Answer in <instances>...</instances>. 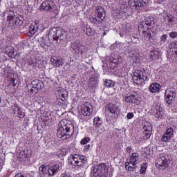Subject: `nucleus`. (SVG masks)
<instances>
[{
	"label": "nucleus",
	"instance_id": "nucleus-1",
	"mask_svg": "<svg viewBox=\"0 0 177 177\" xmlns=\"http://www.w3.org/2000/svg\"><path fill=\"white\" fill-rule=\"evenodd\" d=\"M73 133H74V124L66 119L61 120L57 129V138L66 140V139H70L73 136Z\"/></svg>",
	"mask_w": 177,
	"mask_h": 177
},
{
	"label": "nucleus",
	"instance_id": "nucleus-2",
	"mask_svg": "<svg viewBox=\"0 0 177 177\" xmlns=\"http://www.w3.org/2000/svg\"><path fill=\"white\" fill-rule=\"evenodd\" d=\"M66 32L63 29L59 28H53L48 31V39H53L54 41H59L63 44L66 40Z\"/></svg>",
	"mask_w": 177,
	"mask_h": 177
},
{
	"label": "nucleus",
	"instance_id": "nucleus-3",
	"mask_svg": "<svg viewBox=\"0 0 177 177\" xmlns=\"http://www.w3.org/2000/svg\"><path fill=\"white\" fill-rule=\"evenodd\" d=\"M71 164L77 168H84L88 165V158L84 155L74 154L71 156Z\"/></svg>",
	"mask_w": 177,
	"mask_h": 177
},
{
	"label": "nucleus",
	"instance_id": "nucleus-4",
	"mask_svg": "<svg viewBox=\"0 0 177 177\" xmlns=\"http://www.w3.org/2000/svg\"><path fill=\"white\" fill-rule=\"evenodd\" d=\"M93 176H107L109 175V167L104 163L97 165L93 169Z\"/></svg>",
	"mask_w": 177,
	"mask_h": 177
},
{
	"label": "nucleus",
	"instance_id": "nucleus-5",
	"mask_svg": "<svg viewBox=\"0 0 177 177\" xmlns=\"http://www.w3.org/2000/svg\"><path fill=\"white\" fill-rule=\"evenodd\" d=\"M147 80V76L145 75L143 71L140 70H136L133 72V81L134 84L137 85H140V84H143L144 82Z\"/></svg>",
	"mask_w": 177,
	"mask_h": 177
},
{
	"label": "nucleus",
	"instance_id": "nucleus-6",
	"mask_svg": "<svg viewBox=\"0 0 177 177\" xmlns=\"http://www.w3.org/2000/svg\"><path fill=\"white\" fill-rule=\"evenodd\" d=\"M154 24V18L153 17H147L144 21H141L139 25V28L144 30H153Z\"/></svg>",
	"mask_w": 177,
	"mask_h": 177
},
{
	"label": "nucleus",
	"instance_id": "nucleus-7",
	"mask_svg": "<svg viewBox=\"0 0 177 177\" xmlns=\"http://www.w3.org/2000/svg\"><path fill=\"white\" fill-rule=\"evenodd\" d=\"M169 165V161L167 159V156L161 154L156 160V167L160 169H165Z\"/></svg>",
	"mask_w": 177,
	"mask_h": 177
},
{
	"label": "nucleus",
	"instance_id": "nucleus-8",
	"mask_svg": "<svg viewBox=\"0 0 177 177\" xmlns=\"http://www.w3.org/2000/svg\"><path fill=\"white\" fill-rule=\"evenodd\" d=\"M93 113V106L91 102H86L82 105L81 113L85 117H89Z\"/></svg>",
	"mask_w": 177,
	"mask_h": 177
},
{
	"label": "nucleus",
	"instance_id": "nucleus-9",
	"mask_svg": "<svg viewBox=\"0 0 177 177\" xmlns=\"http://www.w3.org/2000/svg\"><path fill=\"white\" fill-rule=\"evenodd\" d=\"M8 20L9 23V26L11 28H15L17 26L20 27L23 24V20L20 19V18L12 15L11 16L8 17Z\"/></svg>",
	"mask_w": 177,
	"mask_h": 177
},
{
	"label": "nucleus",
	"instance_id": "nucleus-10",
	"mask_svg": "<svg viewBox=\"0 0 177 177\" xmlns=\"http://www.w3.org/2000/svg\"><path fill=\"white\" fill-rule=\"evenodd\" d=\"M174 128L169 126L167 127L163 136L161 138V142L164 143H168L174 138Z\"/></svg>",
	"mask_w": 177,
	"mask_h": 177
},
{
	"label": "nucleus",
	"instance_id": "nucleus-11",
	"mask_svg": "<svg viewBox=\"0 0 177 177\" xmlns=\"http://www.w3.org/2000/svg\"><path fill=\"white\" fill-rule=\"evenodd\" d=\"M128 5L131 8V10H134V12H138V10H140L143 8L140 0H129Z\"/></svg>",
	"mask_w": 177,
	"mask_h": 177
},
{
	"label": "nucleus",
	"instance_id": "nucleus-12",
	"mask_svg": "<svg viewBox=\"0 0 177 177\" xmlns=\"http://www.w3.org/2000/svg\"><path fill=\"white\" fill-rule=\"evenodd\" d=\"M73 50L75 52V53H81V55H83L84 53V49H85V46L82 45L80 41H74L71 45Z\"/></svg>",
	"mask_w": 177,
	"mask_h": 177
},
{
	"label": "nucleus",
	"instance_id": "nucleus-13",
	"mask_svg": "<svg viewBox=\"0 0 177 177\" xmlns=\"http://www.w3.org/2000/svg\"><path fill=\"white\" fill-rule=\"evenodd\" d=\"M165 102L167 104V106H169L170 104H172V100L175 96H176V92L169 90V89H166L165 91Z\"/></svg>",
	"mask_w": 177,
	"mask_h": 177
},
{
	"label": "nucleus",
	"instance_id": "nucleus-14",
	"mask_svg": "<svg viewBox=\"0 0 177 177\" xmlns=\"http://www.w3.org/2000/svg\"><path fill=\"white\" fill-rule=\"evenodd\" d=\"M46 167H48V172L49 176H53L60 171V165H48L46 164Z\"/></svg>",
	"mask_w": 177,
	"mask_h": 177
},
{
	"label": "nucleus",
	"instance_id": "nucleus-15",
	"mask_svg": "<svg viewBox=\"0 0 177 177\" xmlns=\"http://www.w3.org/2000/svg\"><path fill=\"white\" fill-rule=\"evenodd\" d=\"M108 111L113 117H118V114H120V111H121V109L116 104H110L108 106Z\"/></svg>",
	"mask_w": 177,
	"mask_h": 177
},
{
	"label": "nucleus",
	"instance_id": "nucleus-16",
	"mask_svg": "<svg viewBox=\"0 0 177 177\" xmlns=\"http://www.w3.org/2000/svg\"><path fill=\"white\" fill-rule=\"evenodd\" d=\"M153 35V30L151 29H145L142 31V41L144 44H147L150 41V38Z\"/></svg>",
	"mask_w": 177,
	"mask_h": 177
},
{
	"label": "nucleus",
	"instance_id": "nucleus-17",
	"mask_svg": "<svg viewBox=\"0 0 177 177\" xmlns=\"http://www.w3.org/2000/svg\"><path fill=\"white\" fill-rule=\"evenodd\" d=\"M95 13L98 19H100L101 20H104V19H106V10L102 6L96 7Z\"/></svg>",
	"mask_w": 177,
	"mask_h": 177
},
{
	"label": "nucleus",
	"instance_id": "nucleus-18",
	"mask_svg": "<svg viewBox=\"0 0 177 177\" xmlns=\"http://www.w3.org/2000/svg\"><path fill=\"white\" fill-rule=\"evenodd\" d=\"M124 167L127 171H129V172H133L138 168V165L129 159L127 160Z\"/></svg>",
	"mask_w": 177,
	"mask_h": 177
},
{
	"label": "nucleus",
	"instance_id": "nucleus-19",
	"mask_svg": "<svg viewBox=\"0 0 177 177\" xmlns=\"http://www.w3.org/2000/svg\"><path fill=\"white\" fill-rule=\"evenodd\" d=\"M127 160L131 161V162L137 164V165L138 164H140V162L142 161V159L140 158V155H139V153L138 152H134L131 153V155Z\"/></svg>",
	"mask_w": 177,
	"mask_h": 177
},
{
	"label": "nucleus",
	"instance_id": "nucleus-20",
	"mask_svg": "<svg viewBox=\"0 0 177 177\" xmlns=\"http://www.w3.org/2000/svg\"><path fill=\"white\" fill-rule=\"evenodd\" d=\"M125 102H127V103H130L131 104L138 105L140 104V100L136 98L133 94L125 97Z\"/></svg>",
	"mask_w": 177,
	"mask_h": 177
},
{
	"label": "nucleus",
	"instance_id": "nucleus-21",
	"mask_svg": "<svg viewBox=\"0 0 177 177\" xmlns=\"http://www.w3.org/2000/svg\"><path fill=\"white\" fill-rule=\"evenodd\" d=\"M50 62L54 67H62L64 64L63 59H57L55 57L50 59Z\"/></svg>",
	"mask_w": 177,
	"mask_h": 177
},
{
	"label": "nucleus",
	"instance_id": "nucleus-22",
	"mask_svg": "<svg viewBox=\"0 0 177 177\" xmlns=\"http://www.w3.org/2000/svg\"><path fill=\"white\" fill-rule=\"evenodd\" d=\"M102 124H103V119H102V118L99 116H96L94 118L93 125L95 128H96V129H97V128H100V127H102Z\"/></svg>",
	"mask_w": 177,
	"mask_h": 177
},
{
	"label": "nucleus",
	"instance_id": "nucleus-23",
	"mask_svg": "<svg viewBox=\"0 0 177 177\" xmlns=\"http://www.w3.org/2000/svg\"><path fill=\"white\" fill-rule=\"evenodd\" d=\"M5 53L11 59H15V48L10 46L6 47Z\"/></svg>",
	"mask_w": 177,
	"mask_h": 177
},
{
	"label": "nucleus",
	"instance_id": "nucleus-24",
	"mask_svg": "<svg viewBox=\"0 0 177 177\" xmlns=\"http://www.w3.org/2000/svg\"><path fill=\"white\" fill-rule=\"evenodd\" d=\"M12 109L14 110V114H17L19 118H24V112L21 110V108L15 105Z\"/></svg>",
	"mask_w": 177,
	"mask_h": 177
},
{
	"label": "nucleus",
	"instance_id": "nucleus-25",
	"mask_svg": "<svg viewBox=\"0 0 177 177\" xmlns=\"http://www.w3.org/2000/svg\"><path fill=\"white\" fill-rule=\"evenodd\" d=\"M8 81L10 84L8 85V88H10L13 89L15 88V81H16V78L15 77V74H11L8 77Z\"/></svg>",
	"mask_w": 177,
	"mask_h": 177
},
{
	"label": "nucleus",
	"instance_id": "nucleus-26",
	"mask_svg": "<svg viewBox=\"0 0 177 177\" xmlns=\"http://www.w3.org/2000/svg\"><path fill=\"white\" fill-rule=\"evenodd\" d=\"M89 20L91 23H92V24H95L96 26H97L98 24H102V23H103V20L96 17H90Z\"/></svg>",
	"mask_w": 177,
	"mask_h": 177
},
{
	"label": "nucleus",
	"instance_id": "nucleus-27",
	"mask_svg": "<svg viewBox=\"0 0 177 177\" xmlns=\"http://www.w3.org/2000/svg\"><path fill=\"white\" fill-rule=\"evenodd\" d=\"M151 127H149L147 129H145L143 132V139L147 140V139H149L151 136Z\"/></svg>",
	"mask_w": 177,
	"mask_h": 177
},
{
	"label": "nucleus",
	"instance_id": "nucleus-28",
	"mask_svg": "<svg viewBox=\"0 0 177 177\" xmlns=\"http://www.w3.org/2000/svg\"><path fill=\"white\" fill-rule=\"evenodd\" d=\"M165 20L168 26H172L174 24V16L170 14H167L165 17Z\"/></svg>",
	"mask_w": 177,
	"mask_h": 177
},
{
	"label": "nucleus",
	"instance_id": "nucleus-29",
	"mask_svg": "<svg viewBox=\"0 0 177 177\" xmlns=\"http://www.w3.org/2000/svg\"><path fill=\"white\" fill-rule=\"evenodd\" d=\"M114 85H115V82L111 80H106L104 82V86L105 88H114Z\"/></svg>",
	"mask_w": 177,
	"mask_h": 177
},
{
	"label": "nucleus",
	"instance_id": "nucleus-30",
	"mask_svg": "<svg viewBox=\"0 0 177 177\" xmlns=\"http://www.w3.org/2000/svg\"><path fill=\"white\" fill-rule=\"evenodd\" d=\"M57 154L59 157H63V156H66L67 155V149H66V148L59 149L57 151Z\"/></svg>",
	"mask_w": 177,
	"mask_h": 177
},
{
	"label": "nucleus",
	"instance_id": "nucleus-31",
	"mask_svg": "<svg viewBox=\"0 0 177 177\" xmlns=\"http://www.w3.org/2000/svg\"><path fill=\"white\" fill-rule=\"evenodd\" d=\"M146 171H147V163H143L141 165L140 169V174L145 175L146 174Z\"/></svg>",
	"mask_w": 177,
	"mask_h": 177
},
{
	"label": "nucleus",
	"instance_id": "nucleus-32",
	"mask_svg": "<svg viewBox=\"0 0 177 177\" xmlns=\"http://www.w3.org/2000/svg\"><path fill=\"white\" fill-rule=\"evenodd\" d=\"M149 89H161V84L158 83H153L149 86Z\"/></svg>",
	"mask_w": 177,
	"mask_h": 177
},
{
	"label": "nucleus",
	"instance_id": "nucleus-33",
	"mask_svg": "<svg viewBox=\"0 0 177 177\" xmlns=\"http://www.w3.org/2000/svg\"><path fill=\"white\" fill-rule=\"evenodd\" d=\"M91 142V138L89 137H85L80 141L81 145H86Z\"/></svg>",
	"mask_w": 177,
	"mask_h": 177
},
{
	"label": "nucleus",
	"instance_id": "nucleus-34",
	"mask_svg": "<svg viewBox=\"0 0 177 177\" xmlns=\"http://www.w3.org/2000/svg\"><path fill=\"white\" fill-rule=\"evenodd\" d=\"M89 88H96L97 86V82L95 80H91L88 84Z\"/></svg>",
	"mask_w": 177,
	"mask_h": 177
},
{
	"label": "nucleus",
	"instance_id": "nucleus-35",
	"mask_svg": "<svg viewBox=\"0 0 177 177\" xmlns=\"http://www.w3.org/2000/svg\"><path fill=\"white\" fill-rule=\"evenodd\" d=\"M165 41H167V35H162L160 37V44H161V45H163V44H165Z\"/></svg>",
	"mask_w": 177,
	"mask_h": 177
},
{
	"label": "nucleus",
	"instance_id": "nucleus-36",
	"mask_svg": "<svg viewBox=\"0 0 177 177\" xmlns=\"http://www.w3.org/2000/svg\"><path fill=\"white\" fill-rule=\"evenodd\" d=\"M163 114H164V112L156 111L155 113V117L156 118H162Z\"/></svg>",
	"mask_w": 177,
	"mask_h": 177
},
{
	"label": "nucleus",
	"instance_id": "nucleus-37",
	"mask_svg": "<svg viewBox=\"0 0 177 177\" xmlns=\"http://www.w3.org/2000/svg\"><path fill=\"white\" fill-rule=\"evenodd\" d=\"M45 121L47 122L48 125H50L53 122L52 118H50V116L46 115Z\"/></svg>",
	"mask_w": 177,
	"mask_h": 177
},
{
	"label": "nucleus",
	"instance_id": "nucleus-38",
	"mask_svg": "<svg viewBox=\"0 0 177 177\" xmlns=\"http://www.w3.org/2000/svg\"><path fill=\"white\" fill-rule=\"evenodd\" d=\"M19 157L21 160H24V158H26V152H24V151H21V152H19Z\"/></svg>",
	"mask_w": 177,
	"mask_h": 177
},
{
	"label": "nucleus",
	"instance_id": "nucleus-39",
	"mask_svg": "<svg viewBox=\"0 0 177 177\" xmlns=\"http://www.w3.org/2000/svg\"><path fill=\"white\" fill-rule=\"evenodd\" d=\"M156 111L163 112L162 107H161L160 104H157V105L156 106Z\"/></svg>",
	"mask_w": 177,
	"mask_h": 177
},
{
	"label": "nucleus",
	"instance_id": "nucleus-40",
	"mask_svg": "<svg viewBox=\"0 0 177 177\" xmlns=\"http://www.w3.org/2000/svg\"><path fill=\"white\" fill-rule=\"evenodd\" d=\"M29 32L32 35H34V34H35V28H34V26H30V29H29Z\"/></svg>",
	"mask_w": 177,
	"mask_h": 177
},
{
	"label": "nucleus",
	"instance_id": "nucleus-41",
	"mask_svg": "<svg viewBox=\"0 0 177 177\" xmlns=\"http://www.w3.org/2000/svg\"><path fill=\"white\" fill-rule=\"evenodd\" d=\"M169 37H171V38H176L177 37V32H171L170 33H169Z\"/></svg>",
	"mask_w": 177,
	"mask_h": 177
},
{
	"label": "nucleus",
	"instance_id": "nucleus-42",
	"mask_svg": "<svg viewBox=\"0 0 177 177\" xmlns=\"http://www.w3.org/2000/svg\"><path fill=\"white\" fill-rule=\"evenodd\" d=\"M127 117L128 120H132V118H133V113L132 112L128 113L127 115Z\"/></svg>",
	"mask_w": 177,
	"mask_h": 177
},
{
	"label": "nucleus",
	"instance_id": "nucleus-43",
	"mask_svg": "<svg viewBox=\"0 0 177 177\" xmlns=\"http://www.w3.org/2000/svg\"><path fill=\"white\" fill-rule=\"evenodd\" d=\"M142 6H147L149 5V0H142Z\"/></svg>",
	"mask_w": 177,
	"mask_h": 177
},
{
	"label": "nucleus",
	"instance_id": "nucleus-44",
	"mask_svg": "<svg viewBox=\"0 0 177 177\" xmlns=\"http://www.w3.org/2000/svg\"><path fill=\"white\" fill-rule=\"evenodd\" d=\"M92 33V29L91 28H86V35H89V34Z\"/></svg>",
	"mask_w": 177,
	"mask_h": 177
},
{
	"label": "nucleus",
	"instance_id": "nucleus-45",
	"mask_svg": "<svg viewBox=\"0 0 177 177\" xmlns=\"http://www.w3.org/2000/svg\"><path fill=\"white\" fill-rule=\"evenodd\" d=\"M127 153H132V147L128 146L126 149Z\"/></svg>",
	"mask_w": 177,
	"mask_h": 177
},
{
	"label": "nucleus",
	"instance_id": "nucleus-46",
	"mask_svg": "<svg viewBox=\"0 0 177 177\" xmlns=\"http://www.w3.org/2000/svg\"><path fill=\"white\" fill-rule=\"evenodd\" d=\"M44 169H45V165H43L41 167H39V171L43 175L44 174H45V172L44 171Z\"/></svg>",
	"mask_w": 177,
	"mask_h": 177
},
{
	"label": "nucleus",
	"instance_id": "nucleus-47",
	"mask_svg": "<svg viewBox=\"0 0 177 177\" xmlns=\"http://www.w3.org/2000/svg\"><path fill=\"white\" fill-rule=\"evenodd\" d=\"M33 88L35 89H41V84H34Z\"/></svg>",
	"mask_w": 177,
	"mask_h": 177
},
{
	"label": "nucleus",
	"instance_id": "nucleus-48",
	"mask_svg": "<svg viewBox=\"0 0 177 177\" xmlns=\"http://www.w3.org/2000/svg\"><path fill=\"white\" fill-rule=\"evenodd\" d=\"M64 93H62V96H63V97H64V99H66V97H67V93H67V91H66V90L64 91Z\"/></svg>",
	"mask_w": 177,
	"mask_h": 177
},
{
	"label": "nucleus",
	"instance_id": "nucleus-49",
	"mask_svg": "<svg viewBox=\"0 0 177 177\" xmlns=\"http://www.w3.org/2000/svg\"><path fill=\"white\" fill-rule=\"evenodd\" d=\"M148 91H149V92H151V93H156L158 92V90H157V89H149Z\"/></svg>",
	"mask_w": 177,
	"mask_h": 177
},
{
	"label": "nucleus",
	"instance_id": "nucleus-50",
	"mask_svg": "<svg viewBox=\"0 0 177 177\" xmlns=\"http://www.w3.org/2000/svg\"><path fill=\"white\" fill-rule=\"evenodd\" d=\"M39 10H45V6H44V3L39 7Z\"/></svg>",
	"mask_w": 177,
	"mask_h": 177
},
{
	"label": "nucleus",
	"instance_id": "nucleus-51",
	"mask_svg": "<svg viewBox=\"0 0 177 177\" xmlns=\"http://www.w3.org/2000/svg\"><path fill=\"white\" fill-rule=\"evenodd\" d=\"M85 150H89L91 149V145H86L84 146Z\"/></svg>",
	"mask_w": 177,
	"mask_h": 177
},
{
	"label": "nucleus",
	"instance_id": "nucleus-52",
	"mask_svg": "<svg viewBox=\"0 0 177 177\" xmlns=\"http://www.w3.org/2000/svg\"><path fill=\"white\" fill-rule=\"evenodd\" d=\"M47 10H48V11L52 10V6H49L47 8Z\"/></svg>",
	"mask_w": 177,
	"mask_h": 177
},
{
	"label": "nucleus",
	"instance_id": "nucleus-53",
	"mask_svg": "<svg viewBox=\"0 0 177 177\" xmlns=\"http://www.w3.org/2000/svg\"><path fill=\"white\" fill-rule=\"evenodd\" d=\"M98 132L100 133H103V132H104V129L100 130V131H98Z\"/></svg>",
	"mask_w": 177,
	"mask_h": 177
},
{
	"label": "nucleus",
	"instance_id": "nucleus-54",
	"mask_svg": "<svg viewBox=\"0 0 177 177\" xmlns=\"http://www.w3.org/2000/svg\"><path fill=\"white\" fill-rule=\"evenodd\" d=\"M166 0H158V1L159 2V3H161L164 1H165Z\"/></svg>",
	"mask_w": 177,
	"mask_h": 177
},
{
	"label": "nucleus",
	"instance_id": "nucleus-55",
	"mask_svg": "<svg viewBox=\"0 0 177 177\" xmlns=\"http://www.w3.org/2000/svg\"><path fill=\"white\" fill-rule=\"evenodd\" d=\"M32 84V85H34V84H35V82H33Z\"/></svg>",
	"mask_w": 177,
	"mask_h": 177
},
{
	"label": "nucleus",
	"instance_id": "nucleus-56",
	"mask_svg": "<svg viewBox=\"0 0 177 177\" xmlns=\"http://www.w3.org/2000/svg\"><path fill=\"white\" fill-rule=\"evenodd\" d=\"M156 59V58H152V60H155Z\"/></svg>",
	"mask_w": 177,
	"mask_h": 177
},
{
	"label": "nucleus",
	"instance_id": "nucleus-57",
	"mask_svg": "<svg viewBox=\"0 0 177 177\" xmlns=\"http://www.w3.org/2000/svg\"><path fill=\"white\" fill-rule=\"evenodd\" d=\"M48 145H50V142H48Z\"/></svg>",
	"mask_w": 177,
	"mask_h": 177
},
{
	"label": "nucleus",
	"instance_id": "nucleus-58",
	"mask_svg": "<svg viewBox=\"0 0 177 177\" xmlns=\"http://www.w3.org/2000/svg\"><path fill=\"white\" fill-rule=\"evenodd\" d=\"M1 97H0V103H1Z\"/></svg>",
	"mask_w": 177,
	"mask_h": 177
}]
</instances>
